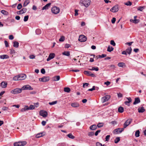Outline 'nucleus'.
I'll use <instances>...</instances> for the list:
<instances>
[{"mask_svg":"<svg viewBox=\"0 0 146 146\" xmlns=\"http://www.w3.org/2000/svg\"><path fill=\"white\" fill-rule=\"evenodd\" d=\"M91 2L90 0H80L79 4L81 6L84 5L87 7L90 5Z\"/></svg>","mask_w":146,"mask_h":146,"instance_id":"f257e3e1","label":"nucleus"},{"mask_svg":"<svg viewBox=\"0 0 146 146\" xmlns=\"http://www.w3.org/2000/svg\"><path fill=\"white\" fill-rule=\"evenodd\" d=\"M27 143L25 141H19L15 143H14V146H23L26 145Z\"/></svg>","mask_w":146,"mask_h":146,"instance_id":"f03ea898","label":"nucleus"},{"mask_svg":"<svg viewBox=\"0 0 146 146\" xmlns=\"http://www.w3.org/2000/svg\"><path fill=\"white\" fill-rule=\"evenodd\" d=\"M52 12L54 14H57L60 11V9L59 8L56 7H53L51 9Z\"/></svg>","mask_w":146,"mask_h":146,"instance_id":"7ed1b4c3","label":"nucleus"},{"mask_svg":"<svg viewBox=\"0 0 146 146\" xmlns=\"http://www.w3.org/2000/svg\"><path fill=\"white\" fill-rule=\"evenodd\" d=\"M124 130V128H118L114 129L113 133L115 134H117L121 133Z\"/></svg>","mask_w":146,"mask_h":146,"instance_id":"20e7f679","label":"nucleus"},{"mask_svg":"<svg viewBox=\"0 0 146 146\" xmlns=\"http://www.w3.org/2000/svg\"><path fill=\"white\" fill-rule=\"evenodd\" d=\"M22 92L21 89L19 88H17L11 91V92L14 94H18Z\"/></svg>","mask_w":146,"mask_h":146,"instance_id":"39448f33","label":"nucleus"},{"mask_svg":"<svg viewBox=\"0 0 146 146\" xmlns=\"http://www.w3.org/2000/svg\"><path fill=\"white\" fill-rule=\"evenodd\" d=\"M87 40L86 37L84 35H80L79 37L78 40L81 42H84Z\"/></svg>","mask_w":146,"mask_h":146,"instance_id":"423d86ee","label":"nucleus"},{"mask_svg":"<svg viewBox=\"0 0 146 146\" xmlns=\"http://www.w3.org/2000/svg\"><path fill=\"white\" fill-rule=\"evenodd\" d=\"M40 115L44 117H46L48 115L47 112L46 111L41 110L39 112Z\"/></svg>","mask_w":146,"mask_h":146,"instance_id":"0eeeda50","label":"nucleus"},{"mask_svg":"<svg viewBox=\"0 0 146 146\" xmlns=\"http://www.w3.org/2000/svg\"><path fill=\"white\" fill-rule=\"evenodd\" d=\"M49 80V78L48 77H43L42 78H39V80L40 81L46 82L48 81Z\"/></svg>","mask_w":146,"mask_h":146,"instance_id":"6e6552de","label":"nucleus"},{"mask_svg":"<svg viewBox=\"0 0 146 146\" xmlns=\"http://www.w3.org/2000/svg\"><path fill=\"white\" fill-rule=\"evenodd\" d=\"M84 73L87 76H91L93 77H95V75L92 73L91 72L89 71H84Z\"/></svg>","mask_w":146,"mask_h":146,"instance_id":"1a4fd4ad","label":"nucleus"},{"mask_svg":"<svg viewBox=\"0 0 146 146\" xmlns=\"http://www.w3.org/2000/svg\"><path fill=\"white\" fill-rule=\"evenodd\" d=\"M110 98L109 95H107L105 96L102 97V102L104 103L108 101Z\"/></svg>","mask_w":146,"mask_h":146,"instance_id":"9d476101","label":"nucleus"},{"mask_svg":"<svg viewBox=\"0 0 146 146\" xmlns=\"http://www.w3.org/2000/svg\"><path fill=\"white\" fill-rule=\"evenodd\" d=\"M131 119H127L124 123L123 125L124 129L126 128L131 123Z\"/></svg>","mask_w":146,"mask_h":146,"instance_id":"9b49d317","label":"nucleus"},{"mask_svg":"<svg viewBox=\"0 0 146 146\" xmlns=\"http://www.w3.org/2000/svg\"><path fill=\"white\" fill-rule=\"evenodd\" d=\"M110 11L113 13L116 12L118 11V8L117 6H115L111 9Z\"/></svg>","mask_w":146,"mask_h":146,"instance_id":"f8f14e48","label":"nucleus"},{"mask_svg":"<svg viewBox=\"0 0 146 146\" xmlns=\"http://www.w3.org/2000/svg\"><path fill=\"white\" fill-rule=\"evenodd\" d=\"M55 56V54L54 53H51L49 54L48 58L47 59V61H49L50 60L53 59L54 58Z\"/></svg>","mask_w":146,"mask_h":146,"instance_id":"ddd939ff","label":"nucleus"},{"mask_svg":"<svg viewBox=\"0 0 146 146\" xmlns=\"http://www.w3.org/2000/svg\"><path fill=\"white\" fill-rule=\"evenodd\" d=\"M19 80H23L26 78V75L24 74H21L19 75Z\"/></svg>","mask_w":146,"mask_h":146,"instance_id":"4468645a","label":"nucleus"},{"mask_svg":"<svg viewBox=\"0 0 146 146\" xmlns=\"http://www.w3.org/2000/svg\"><path fill=\"white\" fill-rule=\"evenodd\" d=\"M27 9L26 8H23L22 10L17 12L18 14H22L25 13L27 11Z\"/></svg>","mask_w":146,"mask_h":146,"instance_id":"2eb2a0df","label":"nucleus"},{"mask_svg":"<svg viewBox=\"0 0 146 146\" xmlns=\"http://www.w3.org/2000/svg\"><path fill=\"white\" fill-rule=\"evenodd\" d=\"M71 106L72 107L74 108H77L79 106V104L77 102H74L72 103Z\"/></svg>","mask_w":146,"mask_h":146,"instance_id":"dca6fc26","label":"nucleus"},{"mask_svg":"<svg viewBox=\"0 0 146 146\" xmlns=\"http://www.w3.org/2000/svg\"><path fill=\"white\" fill-rule=\"evenodd\" d=\"M7 21L9 23H14L15 21V20L12 18H8L7 19Z\"/></svg>","mask_w":146,"mask_h":146,"instance_id":"f3484780","label":"nucleus"},{"mask_svg":"<svg viewBox=\"0 0 146 146\" xmlns=\"http://www.w3.org/2000/svg\"><path fill=\"white\" fill-rule=\"evenodd\" d=\"M140 102V100L139 98H135V101L133 103L134 105H135Z\"/></svg>","mask_w":146,"mask_h":146,"instance_id":"a211bd4d","label":"nucleus"},{"mask_svg":"<svg viewBox=\"0 0 146 146\" xmlns=\"http://www.w3.org/2000/svg\"><path fill=\"white\" fill-rule=\"evenodd\" d=\"M51 5V3H49L46 4L42 8V10H46L48 9L49 7H50Z\"/></svg>","mask_w":146,"mask_h":146,"instance_id":"6ab92c4d","label":"nucleus"},{"mask_svg":"<svg viewBox=\"0 0 146 146\" xmlns=\"http://www.w3.org/2000/svg\"><path fill=\"white\" fill-rule=\"evenodd\" d=\"M139 113H143L145 111V110L144 107H142L141 108H139L138 109Z\"/></svg>","mask_w":146,"mask_h":146,"instance_id":"aec40b11","label":"nucleus"},{"mask_svg":"<svg viewBox=\"0 0 146 146\" xmlns=\"http://www.w3.org/2000/svg\"><path fill=\"white\" fill-rule=\"evenodd\" d=\"M9 58V56L7 55H3L0 56V58L1 59H7Z\"/></svg>","mask_w":146,"mask_h":146,"instance_id":"412c9836","label":"nucleus"},{"mask_svg":"<svg viewBox=\"0 0 146 146\" xmlns=\"http://www.w3.org/2000/svg\"><path fill=\"white\" fill-rule=\"evenodd\" d=\"M60 76H54L53 77V81H57L59 80L60 79Z\"/></svg>","mask_w":146,"mask_h":146,"instance_id":"4be33fe9","label":"nucleus"},{"mask_svg":"<svg viewBox=\"0 0 146 146\" xmlns=\"http://www.w3.org/2000/svg\"><path fill=\"white\" fill-rule=\"evenodd\" d=\"M130 21L131 22L134 23L135 24H137L139 22V20L138 19H131L130 20Z\"/></svg>","mask_w":146,"mask_h":146,"instance_id":"5701e85b","label":"nucleus"},{"mask_svg":"<svg viewBox=\"0 0 146 146\" xmlns=\"http://www.w3.org/2000/svg\"><path fill=\"white\" fill-rule=\"evenodd\" d=\"M44 134L43 133H38L36 135V138H39L41 137H42L44 135Z\"/></svg>","mask_w":146,"mask_h":146,"instance_id":"b1692460","label":"nucleus"},{"mask_svg":"<svg viewBox=\"0 0 146 146\" xmlns=\"http://www.w3.org/2000/svg\"><path fill=\"white\" fill-rule=\"evenodd\" d=\"M118 111L119 113H123L124 111V108L123 107L121 106L118 108Z\"/></svg>","mask_w":146,"mask_h":146,"instance_id":"393cba45","label":"nucleus"},{"mask_svg":"<svg viewBox=\"0 0 146 146\" xmlns=\"http://www.w3.org/2000/svg\"><path fill=\"white\" fill-rule=\"evenodd\" d=\"M131 50L132 49L131 48L129 47L127 48L126 51L128 54H130L131 53Z\"/></svg>","mask_w":146,"mask_h":146,"instance_id":"a878e982","label":"nucleus"},{"mask_svg":"<svg viewBox=\"0 0 146 146\" xmlns=\"http://www.w3.org/2000/svg\"><path fill=\"white\" fill-rule=\"evenodd\" d=\"M19 46V43L16 41L13 42V46L16 48H18Z\"/></svg>","mask_w":146,"mask_h":146,"instance_id":"bb28decb","label":"nucleus"},{"mask_svg":"<svg viewBox=\"0 0 146 146\" xmlns=\"http://www.w3.org/2000/svg\"><path fill=\"white\" fill-rule=\"evenodd\" d=\"M90 128L92 130H94L97 128V127L96 125H93L90 127Z\"/></svg>","mask_w":146,"mask_h":146,"instance_id":"cd10ccee","label":"nucleus"},{"mask_svg":"<svg viewBox=\"0 0 146 146\" xmlns=\"http://www.w3.org/2000/svg\"><path fill=\"white\" fill-rule=\"evenodd\" d=\"M117 65L119 67H123L125 66V64L123 62H119L118 64Z\"/></svg>","mask_w":146,"mask_h":146,"instance_id":"c85d7f7f","label":"nucleus"},{"mask_svg":"<svg viewBox=\"0 0 146 146\" xmlns=\"http://www.w3.org/2000/svg\"><path fill=\"white\" fill-rule=\"evenodd\" d=\"M106 54H102L101 55H99L97 56L96 57L97 58V59H98L99 58H104L106 57Z\"/></svg>","mask_w":146,"mask_h":146,"instance_id":"c756f323","label":"nucleus"},{"mask_svg":"<svg viewBox=\"0 0 146 146\" xmlns=\"http://www.w3.org/2000/svg\"><path fill=\"white\" fill-rule=\"evenodd\" d=\"M7 83L3 82L1 83V86L3 88H6L7 86Z\"/></svg>","mask_w":146,"mask_h":146,"instance_id":"7c9ffc66","label":"nucleus"},{"mask_svg":"<svg viewBox=\"0 0 146 146\" xmlns=\"http://www.w3.org/2000/svg\"><path fill=\"white\" fill-rule=\"evenodd\" d=\"M114 49V48L112 47H110V46H109L107 49V51L109 52H111Z\"/></svg>","mask_w":146,"mask_h":146,"instance_id":"2f4dec72","label":"nucleus"},{"mask_svg":"<svg viewBox=\"0 0 146 146\" xmlns=\"http://www.w3.org/2000/svg\"><path fill=\"white\" fill-rule=\"evenodd\" d=\"M67 136L70 139H74L75 138V137L71 133L68 134Z\"/></svg>","mask_w":146,"mask_h":146,"instance_id":"473e14b6","label":"nucleus"},{"mask_svg":"<svg viewBox=\"0 0 146 146\" xmlns=\"http://www.w3.org/2000/svg\"><path fill=\"white\" fill-rule=\"evenodd\" d=\"M64 91L65 92L69 93L70 91V88L68 87H66L64 88Z\"/></svg>","mask_w":146,"mask_h":146,"instance_id":"72a5a7b5","label":"nucleus"},{"mask_svg":"<svg viewBox=\"0 0 146 146\" xmlns=\"http://www.w3.org/2000/svg\"><path fill=\"white\" fill-rule=\"evenodd\" d=\"M63 55L69 56L70 55V53L69 51H64L62 53Z\"/></svg>","mask_w":146,"mask_h":146,"instance_id":"f704fd0d","label":"nucleus"},{"mask_svg":"<svg viewBox=\"0 0 146 146\" xmlns=\"http://www.w3.org/2000/svg\"><path fill=\"white\" fill-rule=\"evenodd\" d=\"M36 33L37 35L40 34L41 33V30L39 29H37L36 30Z\"/></svg>","mask_w":146,"mask_h":146,"instance_id":"c9c22d12","label":"nucleus"},{"mask_svg":"<svg viewBox=\"0 0 146 146\" xmlns=\"http://www.w3.org/2000/svg\"><path fill=\"white\" fill-rule=\"evenodd\" d=\"M99 68L98 67H92V68H90L89 70H95L96 71H98L99 70Z\"/></svg>","mask_w":146,"mask_h":146,"instance_id":"e433bc0d","label":"nucleus"},{"mask_svg":"<svg viewBox=\"0 0 146 146\" xmlns=\"http://www.w3.org/2000/svg\"><path fill=\"white\" fill-rule=\"evenodd\" d=\"M140 131L139 130H137L135 133V136L137 137L139 136Z\"/></svg>","mask_w":146,"mask_h":146,"instance_id":"4c0bfd02","label":"nucleus"},{"mask_svg":"<svg viewBox=\"0 0 146 146\" xmlns=\"http://www.w3.org/2000/svg\"><path fill=\"white\" fill-rule=\"evenodd\" d=\"M19 75H18L17 76H16L13 77V80L15 81L20 80H19Z\"/></svg>","mask_w":146,"mask_h":146,"instance_id":"58836bf2","label":"nucleus"},{"mask_svg":"<svg viewBox=\"0 0 146 146\" xmlns=\"http://www.w3.org/2000/svg\"><path fill=\"white\" fill-rule=\"evenodd\" d=\"M35 108V106L34 105H30L29 107H28V110H33Z\"/></svg>","mask_w":146,"mask_h":146,"instance_id":"ea45409f","label":"nucleus"},{"mask_svg":"<svg viewBox=\"0 0 146 146\" xmlns=\"http://www.w3.org/2000/svg\"><path fill=\"white\" fill-rule=\"evenodd\" d=\"M27 106H26L24 108H22L21 110L22 112H24L27 111Z\"/></svg>","mask_w":146,"mask_h":146,"instance_id":"a19ab883","label":"nucleus"},{"mask_svg":"<svg viewBox=\"0 0 146 146\" xmlns=\"http://www.w3.org/2000/svg\"><path fill=\"white\" fill-rule=\"evenodd\" d=\"M36 93V92L35 91H31L28 90V95L29 94H35Z\"/></svg>","mask_w":146,"mask_h":146,"instance_id":"79ce46f5","label":"nucleus"},{"mask_svg":"<svg viewBox=\"0 0 146 146\" xmlns=\"http://www.w3.org/2000/svg\"><path fill=\"white\" fill-rule=\"evenodd\" d=\"M65 40V37L64 36H61L60 38L59 39V41L60 42H63Z\"/></svg>","mask_w":146,"mask_h":146,"instance_id":"37998d69","label":"nucleus"},{"mask_svg":"<svg viewBox=\"0 0 146 146\" xmlns=\"http://www.w3.org/2000/svg\"><path fill=\"white\" fill-rule=\"evenodd\" d=\"M120 140V138L119 137H117L115 140L114 142L115 143H118Z\"/></svg>","mask_w":146,"mask_h":146,"instance_id":"c03bdc74","label":"nucleus"},{"mask_svg":"<svg viewBox=\"0 0 146 146\" xmlns=\"http://www.w3.org/2000/svg\"><path fill=\"white\" fill-rule=\"evenodd\" d=\"M125 5L127 6H131L132 5V3L130 1H128L126 3H124Z\"/></svg>","mask_w":146,"mask_h":146,"instance_id":"a18cd8bd","label":"nucleus"},{"mask_svg":"<svg viewBox=\"0 0 146 146\" xmlns=\"http://www.w3.org/2000/svg\"><path fill=\"white\" fill-rule=\"evenodd\" d=\"M1 13L4 15H7L8 14V12L4 10H2L1 11Z\"/></svg>","mask_w":146,"mask_h":146,"instance_id":"49530a36","label":"nucleus"},{"mask_svg":"<svg viewBox=\"0 0 146 146\" xmlns=\"http://www.w3.org/2000/svg\"><path fill=\"white\" fill-rule=\"evenodd\" d=\"M21 91H22V90H27V85H25L23 86L21 88Z\"/></svg>","mask_w":146,"mask_h":146,"instance_id":"de8ad7c7","label":"nucleus"},{"mask_svg":"<svg viewBox=\"0 0 146 146\" xmlns=\"http://www.w3.org/2000/svg\"><path fill=\"white\" fill-rule=\"evenodd\" d=\"M96 145L97 146H106L104 144L102 145V144L99 142H97L96 143Z\"/></svg>","mask_w":146,"mask_h":146,"instance_id":"09e8293b","label":"nucleus"},{"mask_svg":"<svg viewBox=\"0 0 146 146\" xmlns=\"http://www.w3.org/2000/svg\"><path fill=\"white\" fill-rule=\"evenodd\" d=\"M103 126V123H99L98 124L97 126L98 127H101Z\"/></svg>","mask_w":146,"mask_h":146,"instance_id":"8fccbe9b","label":"nucleus"},{"mask_svg":"<svg viewBox=\"0 0 146 146\" xmlns=\"http://www.w3.org/2000/svg\"><path fill=\"white\" fill-rule=\"evenodd\" d=\"M94 132L93 131H92L89 132L88 133V135L90 137H91L94 135Z\"/></svg>","mask_w":146,"mask_h":146,"instance_id":"3c124183","label":"nucleus"},{"mask_svg":"<svg viewBox=\"0 0 146 146\" xmlns=\"http://www.w3.org/2000/svg\"><path fill=\"white\" fill-rule=\"evenodd\" d=\"M57 103V101H54L52 102H50L49 103V104L51 105H53L56 104Z\"/></svg>","mask_w":146,"mask_h":146,"instance_id":"603ef678","label":"nucleus"},{"mask_svg":"<svg viewBox=\"0 0 146 146\" xmlns=\"http://www.w3.org/2000/svg\"><path fill=\"white\" fill-rule=\"evenodd\" d=\"M22 7V5L21 3H19L18 4L17 7V9H20Z\"/></svg>","mask_w":146,"mask_h":146,"instance_id":"864d4df0","label":"nucleus"},{"mask_svg":"<svg viewBox=\"0 0 146 146\" xmlns=\"http://www.w3.org/2000/svg\"><path fill=\"white\" fill-rule=\"evenodd\" d=\"M109 67L112 69H114L115 68V66L114 65H111L109 66Z\"/></svg>","mask_w":146,"mask_h":146,"instance_id":"5fc2aeb1","label":"nucleus"},{"mask_svg":"<svg viewBox=\"0 0 146 146\" xmlns=\"http://www.w3.org/2000/svg\"><path fill=\"white\" fill-rule=\"evenodd\" d=\"M145 8L144 7L140 6L139 7L138 10L141 11H142L143 9Z\"/></svg>","mask_w":146,"mask_h":146,"instance_id":"6e6d98bb","label":"nucleus"},{"mask_svg":"<svg viewBox=\"0 0 146 146\" xmlns=\"http://www.w3.org/2000/svg\"><path fill=\"white\" fill-rule=\"evenodd\" d=\"M110 44L113 46H115L116 45L115 43L113 40H111L110 41Z\"/></svg>","mask_w":146,"mask_h":146,"instance_id":"4d7b16f0","label":"nucleus"},{"mask_svg":"<svg viewBox=\"0 0 146 146\" xmlns=\"http://www.w3.org/2000/svg\"><path fill=\"white\" fill-rule=\"evenodd\" d=\"M110 137V135H108L106 136L105 138L106 141H108L109 140Z\"/></svg>","mask_w":146,"mask_h":146,"instance_id":"13d9d810","label":"nucleus"},{"mask_svg":"<svg viewBox=\"0 0 146 146\" xmlns=\"http://www.w3.org/2000/svg\"><path fill=\"white\" fill-rule=\"evenodd\" d=\"M116 21V19L115 17H113L112 18L111 20V22L113 24H114L115 23V22Z\"/></svg>","mask_w":146,"mask_h":146,"instance_id":"bf43d9fd","label":"nucleus"},{"mask_svg":"<svg viewBox=\"0 0 146 146\" xmlns=\"http://www.w3.org/2000/svg\"><path fill=\"white\" fill-rule=\"evenodd\" d=\"M95 86H93L92 88L89 89L88 90V91H92L93 90H95Z\"/></svg>","mask_w":146,"mask_h":146,"instance_id":"052dcab7","label":"nucleus"},{"mask_svg":"<svg viewBox=\"0 0 146 146\" xmlns=\"http://www.w3.org/2000/svg\"><path fill=\"white\" fill-rule=\"evenodd\" d=\"M110 123L113 125H115L117 124V122L115 121H111Z\"/></svg>","mask_w":146,"mask_h":146,"instance_id":"680f3d73","label":"nucleus"},{"mask_svg":"<svg viewBox=\"0 0 146 146\" xmlns=\"http://www.w3.org/2000/svg\"><path fill=\"white\" fill-rule=\"evenodd\" d=\"M27 5V0H26L23 4V6L24 7H26Z\"/></svg>","mask_w":146,"mask_h":146,"instance_id":"e2e57ef3","label":"nucleus"},{"mask_svg":"<svg viewBox=\"0 0 146 146\" xmlns=\"http://www.w3.org/2000/svg\"><path fill=\"white\" fill-rule=\"evenodd\" d=\"M15 50L13 49H11V53L13 54H15Z\"/></svg>","mask_w":146,"mask_h":146,"instance_id":"0e129e2a","label":"nucleus"},{"mask_svg":"<svg viewBox=\"0 0 146 146\" xmlns=\"http://www.w3.org/2000/svg\"><path fill=\"white\" fill-rule=\"evenodd\" d=\"M41 72L42 74H44L45 73V71L44 68H42L41 69Z\"/></svg>","mask_w":146,"mask_h":146,"instance_id":"69168bd1","label":"nucleus"},{"mask_svg":"<svg viewBox=\"0 0 146 146\" xmlns=\"http://www.w3.org/2000/svg\"><path fill=\"white\" fill-rule=\"evenodd\" d=\"M29 57L30 59H34L35 58V56L33 55H30L29 56Z\"/></svg>","mask_w":146,"mask_h":146,"instance_id":"338daca9","label":"nucleus"},{"mask_svg":"<svg viewBox=\"0 0 146 146\" xmlns=\"http://www.w3.org/2000/svg\"><path fill=\"white\" fill-rule=\"evenodd\" d=\"M110 83V82L108 81H107L104 82V84L108 86L109 85Z\"/></svg>","mask_w":146,"mask_h":146,"instance_id":"774afa93","label":"nucleus"}]
</instances>
